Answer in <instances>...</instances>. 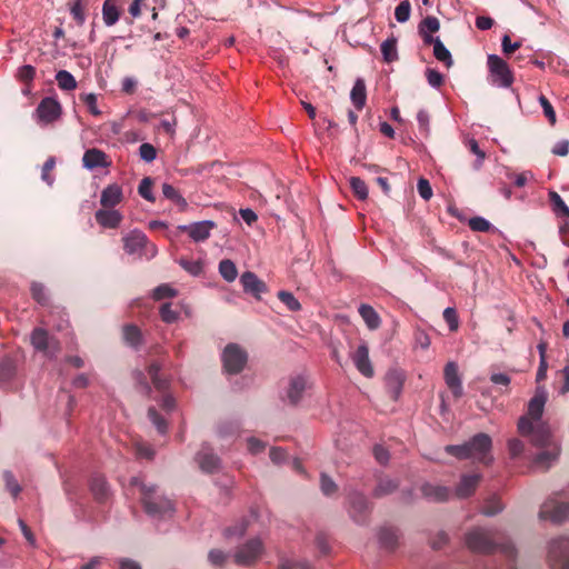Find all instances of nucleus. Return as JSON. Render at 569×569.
Wrapping results in <instances>:
<instances>
[{
    "mask_svg": "<svg viewBox=\"0 0 569 569\" xmlns=\"http://www.w3.org/2000/svg\"><path fill=\"white\" fill-rule=\"evenodd\" d=\"M61 116V104L54 98L47 97L40 101L36 111L34 119L40 124H49L58 120Z\"/></svg>",
    "mask_w": 569,
    "mask_h": 569,
    "instance_id": "11",
    "label": "nucleus"
},
{
    "mask_svg": "<svg viewBox=\"0 0 569 569\" xmlns=\"http://www.w3.org/2000/svg\"><path fill=\"white\" fill-rule=\"evenodd\" d=\"M219 272H220L221 277L228 282L234 281L238 276V270H237L236 264L233 263V261H231L229 259H224V260L220 261Z\"/></svg>",
    "mask_w": 569,
    "mask_h": 569,
    "instance_id": "34",
    "label": "nucleus"
},
{
    "mask_svg": "<svg viewBox=\"0 0 569 569\" xmlns=\"http://www.w3.org/2000/svg\"><path fill=\"white\" fill-rule=\"evenodd\" d=\"M488 68L493 84L499 87L509 88L513 82L512 72L508 63L497 54L488 57Z\"/></svg>",
    "mask_w": 569,
    "mask_h": 569,
    "instance_id": "8",
    "label": "nucleus"
},
{
    "mask_svg": "<svg viewBox=\"0 0 569 569\" xmlns=\"http://www.w3.org/2000/svg\"><path fill=\"white\" fill-rule=\"evenodd\" d=\"M539 519L553 523L569 520V502L560 501L557 497L548 498L540 507Z\"/></svg>",
    "mask_w": 569,
    "mask_h": 569,
    "instance_id": "7",
    "label": "nucleus"
},
{
    "mask_svg": "<svg viewBox=\"0 0 569 569\" xmlns=\"http://www.w3.org/2000/svg\"><path fill=\"white\" fill-rule=\"evenodd\" d=\"M443 377L446 385L451 390L456 398H460L463 395L461 377L459 375L458 365L455 361H449L443 370Z\"/></svg>",
    "mask_w": 569,
    "mask_h": 569,
    "instance_id": "16",
    "label": "nucleus"
},
{
    "mask_svg": "<svg viewBox=\"0 0 569 569\" xmlns=\"http://www.w3.org/2000/svg\"><path fill=\"white\" fill-rule=\"evenodd\" d=\"M350 100L357 110H362L367 101V89L363 79L358 78L350 91Z\"/></svg>",
    "mask_w": 569,
    "mask_h": 569,
    "instance_id": "24",
    "label": "nucleus"
},
{
    "mask_svg": "<svg viewBox=\"0 0 569 569\" xmlns=\"http://www.w3.org/2000/svg\"><path fill=\"white\" fill-rule=\"evenodd\" d=\"M307 382L303 377H295L290 380L287 397L291 405H297L306 389Z\"/></svg>",
    "mask_w": 569,
    "mask_h": 569,
    "instance_id": "26",
    "label": "nucleus"
},
{
    "mask_svg": "<svg viewBox=\"0 0 569 569\" xmlns=\"http://www.w3.org/2000/svg\"><path fill=\"white\" fill-rule=\"evenodd\" d=\"M80 99L87 106L91 114L99 116L101 113L98 108V98L96 93H83L80 96Z\"/></svg>",
    "mask_w": 569,
    "mask_h": 569,
    "instance_id": "44",
    "label": "nucleus"
},
{
    "mask_svg": "<svg viewBox=\"0 0 569 569\" xmlns=\"http://www.w3.org/2000/svg\"><path fill=\"white\" fill-rule=\"evenodd\" d=\"M549 200L552 206L553 212L558 217L569 218V207L565 203L562 198L556 191L549 192Z\"/></svg>",
    "mask_w": 569,
    "mask_h": 569,
    "instance_id": "32",
    "label": "nucleus"
},
{
    "mask_svg": "<svg viewBox=\"0 0 569 569\" xmlns=\"http://www.w3.org/2000/svg\"><path fill=\"white\" fill-rule=\"evenodd\" d=\"M466 546L473 552L490 553L500 550L507 557L515 556L512 543L503 533L493 528L477 527L465 537Z\"/></svg>",
    "mask_w": 569,
    "mask_h": 569,
    "instance_id": "2",
    "label": "nucleus"
},
{
    "mask_svg": "<svg viewBox=\"0 0 569 569\" xmlns=\"http://www.w3.org/2000/svg\"><path fill=\"white\" fill-rule=\"evenodd\" d=\"M491 449L492 439L483 432L475 435L462 445H448L445 447V451L457 459H472L485 465H490L493 461Z\"/></svg>",
    "mask_w": 569,
    "mask_h": 569,
    "instance_id": "3",
    "label": "nucleus"
},
{
    "mask_svg": "<svg viewBox=\"0 0 569 569\" xmlns=\"http://www.w3.org/2000/svg\"><path fill=\"white\" fill-rule=\"evenodd\" d=\"M411 6L409 1H402L395 10L396 19L399 22H406L410 17Z\"/></svg>",
    "mask_w": 569,
    "mask_h": 569,
    "instance_id": "49",
    "label": "nucleus"
},
{
    "mask_svg": "<svg viewBox=\"0 0 569 569\" xmlns=\"http://www.w3.org/2000/svg\"><path fill=\"white\" fill-rule=\"evenodd\" d=\"M508 450L511 458H518L525 451V443L519 439H510L508 441Z\"/></svg>",
    "mask_w": 569,
    "mask_h": 569,
    "instance_id": "55",
    "label": "nucleus"
},
{
    "mask_svg": "<svg viewBox=\"0 0 569 569\" xmlns=\"http://www.w3.org/2000/svg\"><path fill=\"white\" fill-rule=\"evenodd\" d=\"M162 193L167 199L171 200L177 206H179L181 210H184L187 208L188 203L186 199L178 192V190L173 186L169 183H163Z\"/></svg>",
    "mask_w": 569,
    "mask_h": 569,
    "instance_id": "33",
    "label": "nucleus"
},
{
    "mask_svg": "<svg viewBox=\"0 0 569 569\" xmlns=\"http://www.w3.org/2000/svg\"><path fill=\"white\" fill-rule=\"evenodd\" d=\"M426 77L428 83L433 88H439L443 83V76L435 69H427Z\"/></svg>",
    "mask_w": 569,
    "mask_h": 569,
    "instance_id": "60",
    "label": "nucleus"
},
{
    "mask_svg": "<svg viewBox=\"0 0 569 569\" xmlns=\"http://www.w3.org/2000/svg\"><path fill=\"white\" fill-rule=\"evenodd\" d=\"M539 102L543 109L545 116L548 118V120L551 123H555L556 122V112H555L550 101L545 96H540Z\"/></svg>",
    "mask_w": 569,
    "mask_h": 569,
    "instance_id": "62",
    "label": "nucleus"
},
{
    "mask_svg": "<svg viewBox=\"0 0 569 569\" xmlns=\"http://www.w3.org/2000/svg\"><path fill=\"white\" fill-rule=\"evenodd\" d=\"M36 76V69L30 64L21 66L17 71V77L19 80L24 82H30L33 80Z\"/></svg>",
    "mask_w": 569,
    "mask_h": 569,
    "instance_id": "57",
    "label": "nucleus"
},
{
    "mask_svg": "<svg viewBox=\"0 0 569 569\" xmlns=\"http://www.w3.org/2000/svg\"><path fill=\"white\" fill-rule=\"evenodd\" d=\"M359 313L370 330L379 328L381 321L378 312L369 305L362 303Z\"/></svg>",
    "mask_w": 569,
    "mask_h": 569,
    "instance_id": "27",
    "label": "nucleus"
},
{
    "mask_svg": "<svg viewBox=\"0 0 569 569\" xmlns=\"http://www.w3.org/2000/svg\"><path fill=\"white\" fill-rule=\"evenodd\" d=\"M223 369L229 375L241 372L247 365L248 353L237 343H228L221 355Z\"/></svg>",
    "mask_w": 569,
    "mask_h": 569,
    "instance_id": "6",
    "label": "nucleus"
},
{
    "mask_svg": "<svg viewBox=\"0 0 569 569\" xmlns=\"http://www.w3.org/2000/svg\"><path fill=\"white\" fill-rule=\"evenodd\" d=\"M54 166H56V160L53 157H50L47 159V161L44 162V164L42 167L41 178L43 181H46L50 186L53 182V179L50 176V172L54 169Z\"/></svg>",
    "mask_w": 569,
    "mask_h": 569,
    "instance_id": "59",
    "label": "nucleus"
},
{
    "mask_svg": "<svg viewBox=\"0 0 569 569\" xmlns=\"http://www.w3.org/2000/svg\"><path fill=\"white\" fill-rule=\"evenodd\" d=\"M262 551V541L254 538L237 549L233 555V560L238 566H251L259 559Z\"/></svg>",
    "mask_w": 569,
    "mask_h": 569,
    "instance_id": "10",
    "label": "nucleus"
},
{
    "mask_svg": "<svg viewBox=\"0 0 569 569\" xmlns=\"http://www.w3.org/2000/svg\"><path fill=\"white\" fill-rule=\"evenodd\" d=\"M507 177L509 179H512L513 180V184L517 187V188H522L525 187L529 181L533 180V174L531 171H523L521 173H518V174H513V173H508Z\"/></svg>",
    "mask_w": 569,
    "mask_h": 569,
    "instance_id": "47",
    "label": "nucleus"
},
{
    "mask_svg": "<svg viewBox=\"0 0 569 569\" xmlns=\"http://www.w3.org/2000/svg\"><path fill=\"white\" fill-rule=\"evenodd\" d=\"M548 558L552 569H569V537L552 540Z\"/></svg>",
    "mask_w": 569,
    "mask_h": 569,
    "instance_id": "9",
    "label": "nucleus"
},
{
    "mask_svg": "<svg viewBox=\"0 0 569 569\" xmlns=\"http://www.w3.org/2000/svg\"><path fill=\"white\" fill-rule=\"evenodd\" d=\"M240 282L243 291L258 300L261 299V293L267 291V284L252 271L243 272L240 277Z\"/></svg>",
    "mask_w": 569,
    "mask_h": 569,
    "instance_id": "15",
    "label": "nucleus"
},
{
    "mask_svg": "<svg viewBox=\"0 0 569 569\" xmlns=\"http://www.w3.org/2000/svg\"><path fill=\"white\" fill-rule=\"evenodd\" d=\"M468 226L472 231L489 232L495 231L496 228L483 217H472L468 221Z\"/></svg>",
    "mask_w": 569,
    "mask_h": 569,
    "instance_id": "36",
    "label": "nucleus"
},
{
    "mask_svg": "<svg viewBox=\"0 0 569 569\" xmlns=\"http://www.w3.org/2000/svg\"><path fill=\"white\" fill-rule=\"evenodd\" d=\"M480 479L481 475L479 473L463 475L456 488V496L459 498H467L471 496L476 490Z\"/></svg>",
    "mask_w": 569,
    "mask_h": 569,
    "instance_id": "21",
    "label": "nucleus"
},
{
    "mask_svg": "<svg viewBox=\"0 0 569 569\" xmlns=\"http://www.w3.org/2000/svg\"><path fill=\"white\" fill-rule=\"evenodd\" d=\"M56 80H57L58 87L61 90L71 91L77 88L76 78L67 70H59L56 73Z\"/></svg>",
    "mask_w": 569,
    "mask_h": 569,
    "instance_id": "31",
    "label": "nucleus"
},
{
    "mask_svg": "<svg viewBox=\"0 0 569 569\" xmlns=\"http://www.w3.org/2000/svg\"><path fill=\"white\" fill-rule=\"evenodd\" d=\"M180 266L193 276H197L202 271V264L200 261H189L186 259H181Z\"/></svg>",
    "mask_w": 569,
    "mask_h": 569,
    "instance_id": "63",
    "label": "nucleus"
},
{
    "mask_svg": "<svg viewBox=\"0 0 569 569\" xmlns=\"http://www.w3.org/2000/svg\"><path fill=\"white\" fill-rule=\"evenodd\" d=\"M351 359L358 371L367 378L373 376V368L369 359V350L366 343H361L352 353Z\"/></svg>",
    "mask_w": 569,
    "mask_h": 569,
    "instance_id": "17",
    "label": "nucleus"
},
{
    "mask_svg": "<svg viewBox=\"0 0 569 569\" xmlns=\"http://www.w3.org/2000/svg\"><path fill=\"white\" fill-rule=\"evenodd\" d=\"M433 56L438 61L442 62L447 68H450L453 64L451 53L445 47L442 41H436V46L433 47Z\"/></svg>",
    "mask_w": 569,
    "mask_h": 569,
    "instance_id": "35",
    "label": "nucleus"
},
{
    "mask_svg": "<svg viewBox=\"0 0 569 569\" xmlns=\"http://www.w3.org/2000/svg\"><path fill=\"white\" fill-rule=\"evenodd\" d=\"M197 461L199 467L204 472H216L220 468V459L218 456L210 452L207 448H202V450L197 455Z\"/></svg>",
    "mask_w": 569,
    "mask_h": 569,
    "instance_id": "23",
    "label": "nucleus"
},
{
    "mask_svg": "<svg viewBox=\"0 0 569 569\" xmlns=\"http://www.w3.org/2000/svg\"><path fill=\"white\" fill-rule=\"evenodd\" d=\"M130 486L139 488L140 502L148 516L160 519L173 513V502L164 495L159 493L157 486L146 485L138 477L131 478Z\"/></svg>",
    "mask_w": 569,
    "mask_h": 569,
    "instance_id": "4",
    "label": "nucleus"
},
{
    "mask_svg": "<svg viewBox=\"0 0 569 569\" xmlns=\"http://www.w3.org/2000/svg\"><path fill=\"white\" fill-rule=\"evenodd\" d=\"M440 29V22L436 17L428 16L419 24V33H435Z\"/></svg>",
    "mask_w": 569,
    "mask_h": 569,
    "instance_id": "43",
    "label": "nucleus"
},
{
    "mask_svg": "<svg viewBox=\"0 0 569 569\" xmlns=\"http://www.w3.org/2000/svg\"><path fill=\"white\" fill-rule=\"evenodd\" d=\"M443 319L448 323L450 331H456L458 329V316L453 308L448 307L443 310Z\"/></svg>",
    "mask_w": 569,
    "mask_h": 569,
    "instance_id": "51",
    "label": "nucleus"
},
{
    "mask_svg": "<svg viewBox=\"0 0 569 569\" xmlns=\"http://www.w3.org/2000/svg\"><path fill=\"white\" fill-rule=\"evenodd\" d=\"M31 343L37 350L42 351L49 357H54L61 350L60 342L54 338H50L47 330L41 328L32 331Z\"/></svg>",
    "mask_w": 569,
    "mask_h": 569,
    "instance_id": "12",
    "label": "nucleus"
},
{
    "mask_svg": "<svg viewBox=\"0 0 569 569\" xmlns=\"http://www.w3.org/2000/svg\"><path fill=\"white\" fill-rule=\"evenodd\" d=\"M30 290H31L32 298L40 305L44 306L49 302V298L46 292V288L42 283L32 282Z\"/></svg>",
    "mask_w": 569,
    "mask_h": 569,
    "instance_id": "41",
    "label": "nucleus"
},
{
    "mask_svg": "<svg viewBox=\"0 0 569 569\" xmlns=\"http://www.w3.org/2000/svg\"><path fill=\"white\" fill-rule=\"evenodd\" d=\"M140 157L146 162H151L157 157V150L153 144H141L140 146Z\"/></svg>",
    "mask_w": 569,
    "mask_h": 569,
    "instance_id": "64",
    "label": "nucleus"
},
{
    "mask_svg": "<svg viewBox=\"0 0 569 569\" xmlns=\"http://www.w3.org/2000/svg\"><path fill=\"white\" fill-rule=\"evenodd\" d=\"M216 227V223L211 220H203L193 222L190 224L179 226L178 230L188 233V236L194 242H201L210 237L211 230Z\"/></svg>",
    "mask_w": 569,
    "mask_h": 569,
    "instance_id": "14",
    "label": "nucleus"
},
{
    "mask_svg": "<svg viewBox=\"0 0 569 569\" xmlns=\"http://www.w3.org/2000/svg\"><path fill=\"white\" fill-rule=\"evenodd\" d=\"M91 491L98 501H104L109 495V488L103 477H93L90 482Z\"/></svg>",
    "mask_w": 569,
    "mask_h": 569,
    "instance_id": "28",
    "label": "nucleus"
},
{
    "mask_svg": "<svg viewBox=\"0 0 569 569\" xmlns=\"http://www.w3.org/2000/svg\"><path fill=\"white\" fill-rule=\"evenodd\" d=\"M83 166L87 169L93 170L96 168H107L111 164L108 156L96 148L89 149L83 154Z\"/></svg>",
    "mask_w": 569,
    "mask_h": 569,
    "instance_id": "18",
    "label": "nucleus"
},
{
    "mask_svg": "<svg viewBox=\"0 0 569 569\" xmlns=\"http://www.w3.org/2000/svg\"><path fill=\"white\" fill-rule=\"evenodd\" d=\"M102 19L106 26L111 27L119 20V10L111 0H106L102 7Z\"/></svg>",
    "mask_w": 569,
    "mask_h": 569,
    "instance_id": "30",
    "label": "nucleus"
},
{
    "mask_svg": "<svg viewBox=\"0 0 569 569\" xmlns=\"http://www.w3.org/2000/svg\"><path fill=\"white\" fill-rule=\"evenodd\" d=\"M373 457L381 466H387L390 461L389 450L381 445H376L373 447Z\"/></svg>",
    "mask_w": 569,
    "mask_h": 569,
    "instance_id": "50",
    "label": "nucleus"
},
{
    "mask_svg": "<svg viewBox=\"0 0 569 569\" xmlns=\"http://www.w3.org/2000/svg\"><path fill=\"white\" fill-rule=\"evenodd\" d=\"M417 190L423 200H429L432 197V188L430 182L425 178H420L418 180Z\"/></svg>",
    "mask_w": 569,
    "mask_h": 569,
    "instance_id": "54",
    "label": "nucleus"
},
{
    "mask_svg": "<svg viewBox=\"0 0 569 569\" xmlns=\"http://www.w3.org/2000/svg\"><path fill=\"white\" fill-rule=\"evenodd\" d=\"M278 298L281 302H283L290 311H298L301 309L300 302L295 298V296L289 291H279Z\"/></svg>",
    "mask_w": 569,
    "mask_h": 569,
    "instance_id": "42",
    "label": "nucleus"
},
{
    "mask_svg": "<svg viewBox=\"0 0 569 569\" xmlns=\"http://www.w3.org/2000/svg\"><path fill=\"white\" fill-rule=\"evenodd\" d=\"M421 492L426 499L433 502L446 501L451 495V491L448 487L429 482L422 485Z\"/></svg>",
    "mask_w": 569,
    "mask_h": 569,
    "instance_id": "20",
    "label": "nucleus"
},
{
    "mask_svg": "<svg viewBox=\"0 0 569 569\" xmlns=\"http://www.w3.org/2000/svg\"><path fill=\"white\" fill-rule=\"evenodd\" d=\"M97 222L103 228L116 229L122 221V214L118 210L100 209L96 212Z\"/></svg>",
    "mask_w": 569,
    "mask_h": 569,
    "instance_id": "22",
    "label": "nucleus"
},
{
    "mask_svg": "<svg viewBox=\"0 0 569 569\" xmlns=\"http://www.w3.org/2000/svg\"><path fill=\"white\" fill-rule=\"evenodd\" d=\"M3 479L6 482L7 490L11 493L13 498H17L19 493L21 492L22 488L18 483L17 479L14 478L13 473L9 470H6L3 472Z\"/></svg>",
    "mask_w": 569,
    "mask_h": 569,
    "instance_id": "38",
    "label": "nucleus"
},
{
    "mask_svg": "<svg viewBox=\"0 0 569 569\" xmlns=\"http://www.w3.org/2000/svg\"><path fill=\"white\" fill-rule=\"evenodd\" d=\"M122 200L123 191L122 188L117 183L107 186L101 192L100 203L103 208H113Z\"/></svg>",
    "mask_w": 569,
    "mask_h": 569,
    "instance_id": "19",
    "label": "nucleus"
},
{
    "mask_svg": "<svg viewBox=\"0 0 569 569\" xmlns=\"http://www.w3.org/2000/svg\"><path fill=\"white\" fill-rule=\"evenodd\" d=\"M350 513L353 518L362 515L367 510V499L361 493H352L349 496Z\"/></svg>",
    "mask_w": 569,
    "mask_h": 569,
    "instance_id": "29",
    "label": "nucleus"
},
{
    "mask_svg": "<svg viewBox=\"0 0 569 569\" xmlns=\"http://www.w3.org/2000/svg\"><path fill=\"white\" fill-rule=\"evenodd\" d=\"M123 341L131 348L138 349L143 343L142 332L138 326L128 323L122 327Z\"/></svg>",
    "mask_w": 569,
    "mask_h": 569,
    "instance_id": "25",
    "label": "nucleus"
},
{
    "mask_svg": "<svg viewBox=\"0 0 569 569\" xmlns=\"http://www.w3.org/2000/svg\"><path fill=\"white\" fill-rule=\"evenodd\" d=\"M547 391L543 387H538L536 389L535 396L530 399L528 403V416H526L533 426L536 427L539 423H543L541 421V417L543 413L545 405L547 402Z\"/></svg>",
    "mask_w": 569,
    "mask_h": 569,
    "instance_id": "13",
    "label": "nucleus"
},
{
    "mask_svg": "<svg viewBox=\"0 0 569 569\" xmlns=\"http://www.w3.org/2000/svg\"><path fill=\"white\" fill-rule=\"evenodd\" d=\"M123 249L128 254L154 257L157 247L149 243L147 236L139 230H132L122 238Z\"/></svg>",
    "mask_w": 569,
    "mask_h": 569,
    "instance_id": "5",
    "label": "nucleus"
},
{
    "mask_svg": "<svg viewBox=\"0 0 569 569\" xmlns=\"http://www.w3.org/2000/svg\"><path fill=\"white\" fill-rule=\"evenodd\" d=\"M83 0H73L70 12L78 24L82 26L86 21Z\"/></svg>",
    "mask_w": 569,
    "mask_h": 569,
    "instance_id": "45",
    "label": "nucleus"
},
{
    "mask_svg": "<svg viewBox=\"0 0 569 569\" xmlns=\"http://www.w3.org/2000/svg\"><path fill=\"white\" fill-rule=\"evenodd\" d=\"M349 183L353 194L359 200H366L368 198V188L362 179H360L359 177H351L349 179Z\"/></svg>",
    "mask_w": 569,
    "mask_h": 569,
    "instance_id": "37",
    "label": "nucleus"
},
{
    "mask_svg": "<svg viewBox=\"0 0 569 569\" xmlns=\"http://www.w3.org/2000/svg\"><path fill=\"white\" fill-rule=\"evenodd\" d=\"M152 184H153V181L151 178L149 177H146L141 180L139 187H138V192L139 194L146 199L147 201L149 202H154L156 198L152 193Z\"/></svg>",
    "mask_w": 569,
    "mask_h": 569,
    "instance_id": "40",
    "label": "nucleus"
},
{
    "mask_svg": "<svg viewBox=\"0 0 569 569\" xmlns=\"http://www.w3.org/2000/svg\"><path fill=\"white\" fill-rule=\"evenodd\" d=\"M517 427L521 436L528 437L531 445L540 449L532 459L535 468L547 471L558 462L561 453V446L552 437L547 423H539L535 427L533 422H531L527 417H520Z\"/></svg>",
    "mask_w": 569,
    "mask_h": 569,
    "instance_id": "1",
    "label": "nucleus"
},
{
    "mask_svg": "<svg viewBox=\"0 0 569 569\" xmlns=\"http://www.w3.org/2000/svg\"><path fill=\"white\" fill-rule=\"evenodd\" d=\"M320 486H321V491L326 496L333 495L338 489L336 482L329 476H327L325 473L321 475Z\"/></svg>",
    "mask_w": 569,
    "mask_h": 569,
    "instance_id": "52",
    "label": "nucleus"
},
{
    "mask_svg": "<svg viewBox=\"0 0 569 569\" xmlns=\"http://www.w3.org/2000/svg\"><path fill=\"white\" fill-rule=\"evenodd\" d=\"M161 319L167 323H172L178 319V312L172 310L171 303H163L160 308Z\"/></svg>",
    "mask_w": 569,
    "mask_h": 569,
    "instance_id": "56",
    "label": "nucleus"
},
{
    "mask_svg": "<svg viewBox=\"0 0 569 569\" xmlns=\"http://www.w3.org/2000/svg\"><path fill=\"white\" fill-rule=\"evenodd\" d=\"M148 417L154 425L159 433L164 435L167 432V421L159 415V412L153 407L148 409Z\"/></svg>",
    "mask_w": 569,
    "mask_h": 569,
    "instance_id": "39",
    "label": "nucleus"
},
{
    "mask_svg": "<svg viewBox=\"0 0 569 569\" xmlns=\"http://www.w3.org/2000/svg\"><path fill=\"white\" fill-rule=\"evenodd\" d=\"M177 291L168 284H161L153 290V299L162 300L164 298L174 297Z\"/></svg>",
    "mask_w": 569,
    "mask_h": 569,
    "instance_id": "53",
    "label": "nucleus"
},
{
    "mask_svg": "<svg viewBox=\"0 0 569 569\" xmlns=\"http://www.w3.org/2000/svg\"><path fill=\"white\" fill-rule=\"evenodd\" d=\"M502 510V505L498 498L489 499L482 507V513L492 517Z\"/></svg>",
    "mask_w": 569,
    "mask_h": 569,
    "instance_id": "46",
    "label": "nucleus"
},
{
    "mask_svg": "<svg viewBox=\"0 0 569 569\" xmlns=\"http://www.w3.org/2000/svg\"><path fill=\"white\" fill-rule=\"evenodd\" d=\"M208 559L212 566L222 567L227 560V555L219 549H212L209 551Z\"/></svg>",
    "mask_w": 569,
    "mask_h": 569,
    "instance_id": "58",
    "label": "nucleus"
},
{
    "mask_svg": "<svg viewBox=\"0 0 569 569\" xmlns=\"http://www.w3.org/2000/svg\"><path fill=\"white\" fill-rule=\"evenodd\" d=\"M133 379L136 380L137 382V386H138V390L143 393L144 396L147 397H150L151 395V387L149 386V383L147 382L146 380V377L143 375L142 371H134L133 372Z\"/></svg>",
    "mask_w": 569,
    "mask_h": 569,
    "instance_id": "48",
    "label": "nucleus"
},
{
    "mask_svg": "<svg viewBox=\"0 0 569 569\" xmlns=\"http://www.w3.org/2000/svg\"><path fill=\"white\" fill-rule=\"evenodd\" d=\"M470 152L476 156V160L472 167L475 170H479L482 167L483 160L486 158V151L480 149L479 144H470Z\"/></svg>",
    "mask_w": 569,
    "mask_h": 569,
    "instance_id": "61",
    "label": "nucleus"
}]
</instances>
